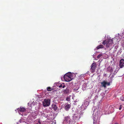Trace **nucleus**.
Here are the masks:
<instances>
[{
  "mask_svg": "<svg viewBox=\"0 0 124 124\" xmlns=\"http://www.w3.org/2000/svg\"><path fill=\"white\" fill-rule=\"evenodd\" d=\"M72 74L70 72H69L66 74L64 76L65 80L66 82H69L72 79Z\"/></svg>",
  "mask_w": 124,
  "mask_h": 124,
  "instance_id": "1",
  "label": "nucleus"
},
{
  "mask_svg": "<svg viewBox=\"0 0 124 124\" xmlns=\"http://www.w3.org/2000/svg\"><path fill=\"white\" fill-rule=\"evenodd\" d=\"M114 46V44L113 42V40L111 39H109L106 41V45L107 48H110L109 50H111Z\"/></svg>",
  "mask_w": 124,
  "mask_h": 124,
  "instance_id": "2",
  "label": "nucleus"
},
{
  "mask_svg": "<svg viewBox=\"0 0 124 124\" xmlns=\"http://www.w3.org/2000/svg\"><path fill=\"white\" fill-rule=\"evenodd\" d=\"M50 100L48 99H45L43 102V106L44 107L49 106L50 104Z\"/></svg>",
  "mask_w": 124,
  "mask_h": 124,
  "instance_id": "3",
  "label": "nucleus"
},
{
  "mask_svg": "<svg viewBox=\"0 0 124 124\" xmlns=\"http://www.w3.org/2000/svg\"><path fill=\"white\" fill-rule=\"evenodd\" d=\"M96 66V64L95 62L93 63L91 65V71L93 73L95 71Z\"/></svg>",
  "mask_w": 124,
  "mask_h": 124,
  "instance_id": "4",
  "label": "nucleus"
},
{
  "mask_svg": "<svg viewBox=\"0 0 124 124\" xmlns=\"http://www.w3.org/2000/svg\"><path fill=\"white\" fill-rule=\"evenodd\" d=\"M69 116H66L64 118V122L66 123L67 124H71V119Z\"/></svg>",
  "mask_w": 124,
  "mask_h": 124,
  "instance_id": "5",
  "label": "nucleus"
},
{
  "mask_svg": "<svg viewBox=\"0 0 124 124\" xmlns=\"http://www.w3.org/2000/svg\"><path fill=\"white\" fill-rule=\"evenodd\" d=\"M119 66L120 68H122L124 67V60L122 59L120 61Z\"/></svg>",
  "mask_w": 124,
  "mask_h": 124,
  "instance_id": "6",
  "label": "nucleus"
},
{
  "mask_svg": "<svg viewBox=\"0 0 124 124\" xmlns=\"http://www.w3.org/2000/svg\"><path fill=\"white\" fill-rule=\"evenodd\" d=\"M77 118L75 116H73L72 117V119H71V124H74L76 121V120H77Z\"/></svg>",
  "mask_w": 124,
  "mask_h": 124,
  "instance_id": "7",
  "label": "nucleus"
},
{
  "mask_svg": "<svg viewBox=\"0 0 124 124\" xmlns=\"http://www.w3.org/2000/svg\"><path fill=\"white\" fill-rule=\"evenodd\" d=\"M71 106V105L70 104H66L64 107V109L66 111H68L70 108Z\"/></svg>",
  "mask_w": 124,
  "mask_h": 124,
  "instance_id": "8",
  "label": "nucleus"
},
{
  "mask_svg": "<svg viewBox=\"0 0 124 124\" xmlns=\"http://www.w3.org/2000/svg\"><path fill=\"white\" fill-rule=\"evenodd\" d=\"M51 107L53 109L54 111H56L58 108V107L55 104H52L51 105Z\"/></svg>",
  "mask_w": 124,
  "mask_h": 124,
  "instance_id": "9",
  "label": "nucleus"
},
{
  "mask_svg": "<svg viewBox=\"0 0 124 124\" xmlns=\"http://www.w3.org/2000/svg\"><path fill=\"white\" fill-rule=\"evenodd\" d=\"M26 109L24 108H18V111L20 112H23L25 111Z\"/></svg>",
  "mask_w": 124,
  "mask_h": 124,
  "instance_id": "10",
  "label": "nucleus"
},
{
  "mask_svg": "<svg viewBox=\"0 0 124 124\" xmlns=\"http://www.w3.org/2000/svg\"><path fill=\"white\" fill-rule=\"evenodd\" d=\"M69 88L67 87L66 89L64 91V93L65 94H67L69 92Z\"/></svg>",
  "mask_w": 124,
  "mask_h": 124,
  "instance_id": "11",
  "label": "nucleus"
},
{
  "mask_svg": "<svg viewBox=\"0 0 124 124\" xmlns=\"http://www.w3.org/2000/svg\"><path fill=\"white\" fill-rule=\"evenodd\" d=\"M107 82L105 81L101 83V84L102 86L104 87V88H106V85H107Z\"/></svg>",
  "mask_w": 124,
  "mask_h": 124,
  "instance_id": "12",
  "label": "nucleus"
},
{
  "mask_svg": "<svg viewBox=\"0 0 124 124\" xmlns=\"http://www.w3.org/2000/svg\"><path fill=\"white\" fill-rule=\"evenodd\" d=\"M103 47L104 46L103 45H100L97 46L96 48L97 49H98L101 48H103Z\"/></svg>",
  "mask_w": 124,
  "mask_h": 124,
  "instance_id": "13",
  "label": "nucleus"
},
{
  "mask_svg": "<svg viewBox=\"0 0 124 124\" xmlns=\"http://www.w3.org/2000/svg\"><path fill=\"white\" fill-rule=\"evenodd\" d=\"M53 90V89H52L51 87H48L47 88V90L48 91H52Z\"/></svg>",
  "mask_w": 124,
  "mask_h": 124,
  "instance_id": "14",
  "label": "nucleus"
},
{
  "mask_svg": "<svg viewBox=\"0 0 124 124\" xmlns=\"http://www.w3.org/2000/svg\"><path fill=\"white\" fill-rule=\"evenodd\" d=\"M102 44L103 45H105L106 44V40H103L102 43Z\"/></svg>",
  "mask_w": 124,
  "mask_h": 124,
  "instance_id": "15",
  "label": "nucleus"
},
{
  "mask_svg": "<svg viewBox=\"0 0 124 124\" xmlns=\"http://www.w3.org/2000/svg\"><path fill=\"white\" fill-rule=\"evenodd\" d=\"M123 107V105H120L119 108V110H121Z\"/></svg>",
  "mask_w": 124,
  "mask_h": 124,
  "instance_id": "16",
  "label": "nucleus"
},
{
  "mask_svg": "<svg viewBox=\"0 0 124 124\" xmlns=\"http://www.w3.org/2000/svg\"><path fill=\"white\" fill-rule=\"evenodd\" d=\"M120 99L122 101H124V97L122 96L120 97Z\"/></svg>",
  "mask_w": 124,
  "mask_h": 124,
  "instance_id": "17",
  "label": "nucleus"
},
{
  "mask_svg": "<svg viewBox=\"0 0 124 124\" xmlns=\"http://www.w3.org/2000/svg\"><path fill=\"white\" fill-rule=\"evenodd\" d=\"M102 56V54H100L97 57V58H99Z\"/></svg>",
  "mask_w": 124,
  "mask_h": 124,
  "instance_id": "18",
  "label": "nucleus"
},
{
  "mask_svg": "<svg viewBox=\"0 0 124 124\" xmlns=\"http://www.w3.org/2000/svg\"><path fill=\"white\" fill-rule=\"evenodd\" d=\"M66 100L67 101H69L70 100V98L69 97H67L66 99Z\"/></svg>",
  "mask_w": 124,
  "mask_h": 124,
  "instance_id": "19",
  "label": "nucleus"
},
{
  "mask_svg": "<svg viewBox=\"0 0 124 124\" xmlns=\"http://www.w3.org/2000/svg\"><path fill=\"white\" fill-rule=\"evenodd\" d=\"M36 124H41V123L40 121H39L38 123Z\"/></svg>",
  "mask_w": 124,
  "mask_h": 124,
  "instance_id": "20",
  "label": "nucleus"
},
{
  "mask_svg": "<svg viewBox=\"0 0 124 124\" xmlns=\"http://www.w3.org/2000/svg\"><path fill=\"white\" fill-rule=\"evenodd\" d=\"M107 75L106 74H104L103 76L105 77H106Z\"/></svg>",
  "mask_w": 124,
  "mask_h": 124,
  "instance_id": "21",
  "label": "nucleus"
},
{
  "mask_svg": "<svg viewBox=\"0 0 124 124\" xmlns=\"http://www.w3.org/2000/svg\"><path fill=\"white\" fill-rule=\"evenodd\" d=\"M107 85H110V83L109 82H107Z\"/></svg>",
  "mask_w": 124,
  "mask_h": 124,
  "instance_id": "22",
  "label": "nucleus"
},
{
  "mask_svg": "<svg viewBox=\"0 0 124 124\" xmlns=\"http://www.w3.org/2000/svg\"><path fill=\"white\" fill-rule=\"evenodd\" d=\"M62 84H61L59 86V87H62Z\"/></svg>",
  "mask_w": 124,
  "mask_h": 124,
  "instance_id": "23",
  "label": "nucleus"
},
{
  "mask_svg": "<svg viewBox=\"0 0 124 124\" xmlns=\"http://www.w3.org/2000/svg\"><path fill=\"white\" fill-rule=\"evenodd\" d=\"M78 90V89H76V88H75L74 89V90L75 91H77V90Z\"/></svg>",
  "mask_w": 124,
  "mask_h": 124,
  "instance_id": "24",
  "label": "nucleus"
},
{
  "mask_svg": "<svg viewBox=\"0 0 124 124\" xmlns=\"http://www.w3.org/2000/svg\"><path fill=\"white\" fill-rule=\"evenodd\" d=\"M65 86H65V85H63L62 86V88H64V87H65Z\"/></svg>",
  "mask_w": 124,
  "mask_h": 124,
  "instance_id": "25",
  "label": "nucleus"
},
{
  "mask_svg": "<svg viewBox=\"0 0 124 124\" xmlns=\"http://www.w3.org/2000/svg\"><path fill=\"white\" fill-rule=\"evenodd\" d=\"M110 71L111 72L113 71V70L112 69H111V70H110Z\"/></svg>",
  "mask_w": 124,
  "mask_h": 124,
  "instance_id": "26",
  "label": "nucleus"
},
{
  "mask_svg": "<svg viewBox=\"0 0 124 124\" xmlns=\"http://www.w3.org/2000/svg\"><path fill=\"white\" fill-rule=\"evenodd\" d=\"M114 76H112L111 77V78H114Z\"/></svg>",
  "mask_w": 124,
  "mask_h": 124,
  "instance_id": "27",
  "label": "nucleus"
},
{
  "mask_svg": "<svg viewBox=\"0 0 124 124\" xmlns=\"http://www.w3.org/2000/svg\"><path fill=\"white\" fill-rule=\"evenodd\" d=\"M115 124H118L117 123H115Z\"/></svg>",
  "mask_w": 124,
  "mask_h": 124,
  "instance_id": "28",
  "label": "nucleus"
},
{
  "mask_svg": "<svg viewBox=\"0 0 124 124\" xmlns=\"http://www.w3.org/2000/svg\"><path fill=\"white\" fill-rule=\"evenodd\" d=\"M93 124H94V122H93Z\"/></svg>",
  "mask_w": 124,
  "mask_h": 124,
  "instance_id": "29",
  "label": "nucleus"
}]
</instances>
